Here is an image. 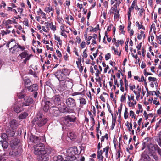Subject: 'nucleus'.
I'll return each instance as SVG.
<instances>
[{"instance_id": "obj_1", "label": "nucleus", "mask_w": 161, "mask_h": 161, "mask_svg": "<svg viewBox=\"0 0 161 161\" xmlns=\"http://www.w3.org/2000/svg\"><path fill=\"white\" fill-rule=\"evenodd\" d=\"M66 159L67 160L73 161L76 159L75 155L79 154L77 148L76 147L70 148L67 151Z\"/></svg>"}, {"instance_id": "obj_2", "label": "nucleus", "mask_w": 161, "mask_h": 161, "mask_svg": "<svg viewBox=\"0 0 161 161\" xmlns=\"http://www.w3.org/2000/svg\"><path fill=\"white\" fill-rule=\"evenodd\" d=\"M101 147L100 144V143H99L97 145V149L98 150L97 152V156L99 160L101 161H103L104 157L102 155L103 153V152H105V157L106 158H108V152L109 148L108 146H107L105 148H103V150H100V149Z\"/></svg>"}, {"instance_id": "obj_3", "label": "nucleus", "mask_w": 161, "mask_h": 161, "mask_svg": "<svg viewBox=\"0 0 161 161\" xmlns=\"http://www.w3.org/2000/svg\"><path fill=\"white\" fill-rule=\"evenodd\" d=\"M77 120V118L74 115H68L65 117L63 119V123L66 126L70 127L73 125L72 123H75Z\"/></svg>"}, {"instance_id": "obj_4", "label": "nucleus", "mask_w": 161, "mask_h": 161, "mask_svg": "<svg viewBox=\"0 0 161 161\" xmlns=\"http://www.w3.org/2000/svg\"><path fill=\"white\" fill-rule=\"evenodd\" d=\"M51 152V149L50 148H46V150L37 155V159L39 161H46L48 159V154Z\"/></svg>"}, {"instance_id": "obj_5", "label": "nucleus", "mask_w": 161, "mask_h": 161, "mask_svg": "<svg viewBox=\"0 0 161 161\" xmlns=\"http://www.w3.org/2000/svg\"><path fill=\"white\" fill-rule=\"evenodd\" d=\"M73 86L72 80L66 77L64 81L60 82V86L62 87L60 90L63 91L66 87L69 88H72Z\"/></svg>"}, {"instance_id": "obj_6", "label": "nucleus", "mask_w": 161, "mask_h": 161, "mask_svg": "<svg viewBox=\"0 0 161 161\" xmlns=\"http://www.w3.org/2000/svg\"><path fill=\"white\" fill-rule=\"evenodd\" d=\"M65 71V69H63L61 70L58 71L54 73L55 76L60 82L64 81L66 77Z\"/></svg>"}, {"instance_id": "obj_7", "label": "nucleus", "mask_w": 161, "mask_h": 161, "mask_svg": "<svg viewBox=\"0 0 161 161\" xmlns=\"http://www.w3.org/2000/svg\"><path fill=\"white\" fill-rule=\"evenodd\" d=\"M34 153L36 155H38L46 150L44 146L42 143L35 145L33 146Z\"/></svg>"}, {"instance_id": "obj_8", "label": "nucleus", "mask_w": 161, "mask_h": 161, "mask_svg": "<svg viewBox=\"0 0 161 161\" xmlns=\"http://www.w3.org/2000/svg\"><path fill=\"white\" fill-rule=\"evenodd\" d=\"M35 120L36 125L39 127H42L45 125L47 121L46 118L41 116H38L36 119Z\"/></svg>"}, {"instance_id": "obj_9", "label": "nucleus", "mask_w": 161, "mask_h": 161, "mask_svg": "<svg viewBox=\"0 0 161 161\" xmlns=\"http://www.w3.org/2000/svg\"><path fill=\"white\" fill-rule=\"evenodd\" d=\"M128 101L127 102L129 106L130 107H134L137 103L136 101L134 99V96L132 94L130 96H128Z\"/></svg>"}, {"instance_id": "obj_10", "label": "nucleus", "mask_w": 161, "mask_h": 161, "mask_svg": "<svg viewBox=\"0 0 161 161\" xmlns=\"http://www.w3.org/2000/svg\"><path fill=\"white\" fill-rule=\"evenodd\" d=\"M19 56L21 59H25L23 63L25 64L26 63L27 61L30 59L32 55L29 54L26 51H24L19 55Z\"/></svg>"}, {"instance_id": "obj_11", "label": "nucleus", "mask_w": 161, "mask_h": 161, "mask_svg": "<svg viewBox=\"0 0 161 161\" xmlns=\"http://www.w3.org/2000/svg\"><path fill=\"white\" fill-rule=\"evenodd\" d=\"M66 104L67 107L69 108H73L76 106L75 100L72 98L67 99L66 100Z\"/></svg>"}, {"instance_id": "obj_12", "label": "nucleus", "mask_w": 161, "mask_h": 161, "mask_svg": "<svg viewBox=\"0 0 161 161\" xmlns=\"http://www.w3.org/2000/svg\"><path fill=\"white\" fill-rule=\"evenodd\" d=\"M23 105H21L19 103L15 104L14 106V110L17 113H19L23 110Z\"/></svg>"}, {"instance_id": "obj_13", "label": "nucleus", "mask_w": 161, "mask_h": 161, "mask_svg": "<svg viewBox=\"0 0 161 161\" xmlns=\"http://www.w3.org/2000/svg\"><path fill=\"white\" fill-rule=\"evenodd\" d=\"M19 141L18 139H15L10 142V146L12 149H15L18 146Z\"/></svg>"}, {"instance_id": "obj_14", "label": "nucleus", "mask_w": 161, "mask_h": 161, "mask_svg": "<svg viewBox=\"0 0 161 161\" xmlns=\"http://www.w3.org/2000/svg\"><path fill=\"white\" fill-rule=\"evenodd\" d=\"M29 140L31 142L35 143H38L40 142L41 140V138H39L36 136L34 135H31L29 138Z\"/></svg>"}, {"instance_id": "obj_15", "label": "nucleus", "mask_w": 161, "mask_h": 161, "mask_svg": "<svg viewBox=\"0 0 161 161\" xmlns=\"http://www.w3.org/2000/svg\"><path fill=\"white\" fill-rule=\"evenodd\" d=\"M50 103L51 102L49 101H44V104L43 103H42V105L44 106L43 110L45 112H47L49 110Z\"/></svg>"}, {"instance_id": "obj_16", "label": "nucleus", "mask_w": 161, "mask_h": 161, "mask_svg": "<svg viewBox=\"0 0 161 161\" xmlns=\"http://www.w3.org/2000/svg\"><path fill=\"white\" fill-rule=\"evenodd\" d=\"M6 46L8 48L9 47H12L13 46V47H14L15 45L17 44L16 42V41L15 39H12L8 41L6 43Z\"/></svg>"}, {"instance_id": "obj_17", "label": "nucleus", "mask_w": 161, "mask_h": 161, "mask_svg": "<svg viewBox=\"0 0 161 161\" xmlns=\"http://www.w3.org/2000/svg\"><path fill=\"white\" fill-rule=\"evenodd\" d=\"M25 102L23 105L25 106H29L30 104L33 103V100L31 98L26 97L25 98Z\"/></svg>"}, {"instance_id": "obj_18", "label": "nucleus", "mask_w": 161, "mask_h": 161, "mask_svg": "<svg viewBox=\"0 0 161 161\" xmlns=\"http://www.w3.org/2000/svg\"><path fill=\"white\" fill-rule=\"evenodd\" d=\"M10 125L12 128L14 130L18 126V124L16 120L13 119L10 122Z\"/></svg>"}, {"instance_id": "obj_19", "label": "nucleus", "mask_w": 161, "mask_h": 161, "mask_svg": "<svg viewBox=\"0 0 161 161\" xmlns=\"http://www.w3.org/2000/svg\"><path fill=\"white\" fill-rule=\"evenodd\" d=\"M54 103L56 105H59L61 103L60 96L57 95L53 98Z\"/></svg>"}, {"instance_id": "obj_20", "label": "nucleus", "mask_w": 161, "mask_h": 161, "mask_svg": "<svg viewBox=\"0 0 161 161\" xmlns=\"http://www.w3.org/2000/svg\"><path fill=\"white\" fill-rule=\"evenodd\" d=\"M38 89V86L36 84H34L32 86H30L28 88L29 91L31 92L36 91Z\"/></svg>"}, {"instance_id": "obj_21", "label": "nucleus", "mask_w": 161, "mask_h": 161, "mask_svg": "<svg viewBox=\"0 0 161 161\" xmlns=\"http://www.w3.org/2000/svg\"><path fill=\"white\" fill-rule=\"evenodd\" d=\"M110 12L112 13H119V10H117V3H115L113 7L111 8Z\"/></svg>"}, {"instance_id": "obj_22", "label": "nucleus", "mask_w": 161, "mask_h": 161, "mask_svg": "<svg viewBox=\"0 0 161 161\" xmlns=\"http://www.w3.org/2000/svg\"><path fill=\"white\" fill-rule=\"evenodd\" d=\"M149 157L147 154L142 153L141 155V160L142 161H148L149 160Z\"/></svg>"}, {"instance_id": "obj_23", "label": "nucleus", "mask_w": 161, "mask_h": 161, "mask_svg": "<svg viewBox=\"0 0 161 161\" xmlns=\"http://www.w3.org/2000/svg\"><path fill=\"white\" fill-rule=\"evenodd\" d=\"M67 136L71 140H73L75 139L76 137V135L74 132H69Z\"/></svg>"}, {"instance_id": "obj_24", "label": "nucleus", "mask_w": 161, "mask_h": 161, "mask_svg": "<svg viewBox=\"0 0 161 161\" xmlns=\"http://www.w3.org/2000/svg\"><path fill=\"white\" fill-rule=\"evenodd\" d=\"M142 37L143 39H144L145 38V35L144 31H142L140 32V34H138L137 38L139 40H141Z\"/></svg>"}, {"instance_id": "obj_25", "label": "nucleus", "mask_w": 161, "mask_h": 161, "mask_svg": "<svg viewBox=\"0 0 161 161\" xmlns=\"http://www.w3.org/2000/svg\"><path fill=\"white\" fill-rule=\"evenodd\" d=\"M26 90L24 89L20 92L19 93L17 96L19 98H22L25 97L26 94L25 93Z\"/></svg>"}, {"instance_id": "obj_26", "label": "nucleus", "mask_w": 161, "mask_h": 161, "mask_svg": "<svg viewBox=\"0 0 161 161\" xmlns=\"http://www.w3.org/2000/svg\"><path fill=\"white\" fill-rule=\"evenodd\" d=\"M0 143L3 148H7L8 146V142L6 140L1 141Z\"/></svg>"}, {"instance_id": "obj_27", "label": "nucleus", "mask_w": 161, "mask_h": 161, "mask_svg": "<svg viewBox=\"0 0 161 161\" xmlns=\"http://www.w3.org/2000/svg\"><path fill=\"white\" fill-rule=\"evenodd\" d=\"M6 132L8 136H13L15 134V131L13 130L7 129Z\"/></svg>"}, {"instance_id": "obj_28", "label": "nucleus", "mask_w": 161, "mask_h": 161, "mask_svg": "<svg viewBox=\"0 0 161 161\" xmlns=\"http://www.w3.org/2000/svg\"><path fill=\"white\" fill-rule=\"evenodd\" d=\"M111 50L114 51L115 55H118L119 56H120L121 51L119 52L118 49L117 48H115L114 46H112L111 47Z\"/></svg>"}, {"instance_id": "obj_29", "label": "nucleus", "mask_w": 161, "mask_h": 161, "mask_svg": "<svg viewBox=\"0 0 161 161\" xmlns=\"http://www.w3.org/2000/svg\"><path fill=\"white\" fill-rule=\"evenodd\" d=\"M54 161H65L63 160L62 157L61 155L55 156L53 158Z\"/></svg>"}, {"instance_id": "obj_30", "label": "nucleus", "mask_w": 161, "mask_h": 161, "mask_svg": "<svg viewBox=\"0 0 161 161\" xmlns=\"http://www.w3.org/2000/svg\"><path fill=\"white\" fill-rule=\"evenodd\" d=\"M16 23L15 20L13 19L12 20L8 19L5 21L4 22H3V24L9 25L13 23Z\"/></svg>"}, {"instance_id": "obj_31", "label": "nucleus", "mask_w": 161, "mask_h": 161, "mask_svg": "<svg viewBox=\"0 0 161 161\" xmlns=\"http://www.w3.org/2000/svg\"><path fill=\"white\" fill-rule=\"evenodd\" d=\"M136 25L137 26L138 28V29L140 30L141 29H143L144 30H145V28L143 25H142V23L139 22L138 21L136 22Z\"/></svg>"}, {"instance_id": "obj_32", "label": "nucleus", "mask_w": 161, "mask_h": 161, "mask_svg": "<svg viewBox=\"0 0 161 161\" xmlns=\"http://www.w3.org/2000/svg\"><path fill=\"white\" fill-rule=\"evenodd\" d=\"M28 114L27 113L24 112L19 115V118L20 119H25L28 116Z\"/></svg>"}, {"instance_id": "obj_33", "label": "nucleus", "mask_w": 161, "mask_h": 161, "mask_svg": "<svg viewBox=\"0 0 161 161\" xmlns=\"http://www.w3.org/2000/svg\"><path fill=\"white\" fill-rule=\"evenodd\" d=\"M86 100L83 98H81L80 99V105L79 107L82 108L83 106L86 104Z\"/></svg>"}, {"instance_id": "obj_34", "label": "nucleus", "mask_w": 161, "mask_h": 161, "mask_svg": "<svg viewBox=\"0 0 161 161\" xmlns=\"http://www.w3.org/2000/svg\"><path fill=\"white\" fill-rule=\"evenodd\" d=\"M124 41L123 40H118L114 42V44L116 47H118L119 46L120 44L122 45L124 43Z\"/></svg>"}, {"instance_id": "obj_35", "label": "nucleus", "mask_w": 161, "mask_h": 161, "mask_svg": "<svg viewBox=\"0 0 161 161\" xmlns=\"http://www.w3.org/2000/svg\"><path fill=\"white\" fill-rule=\"evenodd\" d=\"M37 13L38 15H39L40 14H41V16H42V18L44 19H46V14L43 12L41 9H39L38 11H37Z\"/></svg>"}, {"instance_id": "obj_36", "label": "nucleus", "mask_w": 161, "mask_h": 161, "mask_svg": "<svg viewBox=\"0 0 161 161\" xmlns=\"http://www.w3.org/2000/svg\"><path fill=\"white\" fill-rule=\"evenodd\" d=\"M64 22V21L62 19H61L60 20V21L59 22V23H61V25L60 26V28L61 31H65L66 30L65 29V25L64 24H63L62 22Z\"/></svg>"}, {"instance_id": "obj_37", "label": "nucleus", "mask_w": 161, "mask_h": 161, "mask_svg": "<svg viewBox=\"0 0 161 161\" xmlns=\"http://www.w3.org/2000/svg\"><path fill=\"white\" fill-rule=\"evenodd\" d=\"M53 9L51 6L48 7H46L44 8V11L47 13H49L53 11Z\"/></svg>"}, {"instance_id": "obj_38", "label": "nucleus", "mask_w": 161, "mask_h": 161, "mask_svg": "<svg viewBox=\"0 0 161 161\" xmlns=\"http://www.w3.org/2000/svg\"><path fill=\"white\" fill-rule=\"evenodd\" d=\"M10 32V31L8 29H6L5 31L2 30L1 31V34L2 36H3L5 35L9 34Z\"/></svg>"}, {"instance_id": "obj_39", "label": "nucleus", "mask_w": 161, "mask_h": 161, "mask_svg": "<svg viewBox=\"0 0 161 161\" xmlns=\"http://www.w3.org/2000/svg\"><path fill=\"white\" fill-rule=\"evenodd\" d=\"M134 8L132 7L131 6L130 8H129V10L128 11V20L129 21H130V18L131 16V12L132 10H133Z\"/></svg>"}, {"instance_id": "obj_40", "label": "nucleus", "mask_w": 161, "mask_h": 161, "mask_svg": "<svg viewBox=\"0 0 161 161\" xmlns=\"http://www.w3.org/2000/svg\"><path fill=\"white\" fill-rule=\"evenodd\" d=\"M126 125L127 127L128 130L129 131H131L132 128V123H129L128 121H127L126 124Z\"/></svg>"}, {"instance_id": "obj_41", "label": "nucleus", "mask_w": 161, "mask_h": 161, "mask_svg": "<svg viewBox=\"0 0 161 161\" xmlns=\"http://www.w3.org/2000/svg\"><path fill=\"white\" fill-rule=\"evenodd\" d=\"M124 117L125 119H126L128 117V108H125V112L124 113Z\"/></svg>"}, {"instance_id": "obj_42", "label": "nucleus", "mask_w": 161, "mask_h": 161, "mask_svg": "<svg viewBox=\"0 0 161 161\" xmlns=\"http://www.w3.org/2000/svg\"><path fill=\"white\" fill-rule=\"evenodd\" d=\"M55 39L59 43V44L60 45H61L62 44V41L60 39V37L58 36H56L55 35Z\"/></svg>"}, {"instance_id": "obj_43", "label": "nucleus", "mask_w": 161, "mask_h": 161, "mask_svg": "<svg viewBox=\"0 0 161 161\" xmlns=\"http://www.w3.org/2000/svg\"><path fill=\"white\" fill-rule=\"evenodd\" d=\"M17 44H16L15 45V46L14 47H12L9 49L10 51L12 53H15V52L16 51V50L17 48Z\"/></svg>"}, {"instance_id": "obj_44", "label": "nucleus", "mask_w": 161, "mask_h": 161, "mask_svg": "<svg viewBox=\"0 0 161 161\" xmlns=\"http://www.w3.org/2000/svg\"><path fill=\"white\" fill-rule=\"evenodd\" d=\"M156 28L155 27V25L154 23H153V24L151 25V26L150 31H151L152 30H153V31L154 33V34H156Z\"/></svg>"}, {"instance_id": "obj_45", "label": "nucleus", "mask_w": 161, "mask_h": 161, "mask_svg": "<svg viewBox=\"0 0 161 161\" xmlns=\"http://www.w3.org/2000/svg\"><path fill=\"white\" fill-rule=\"evenodd\" d=\"M124 83L125 90L127 91L128 88V81L126 79V78H125L124 79Z\"/></svg>"}, {"instance_id": "obj_46", "label": "nucleus", "mask_w": 161, "mask_h": 161, "mask_svg": "<svg viewBox=\"0 0 161 161\" xmlns=\"http://www.w3.org/2000/svg\"><path fill=\"white\" fill-rule=\"evenodd\" d=\"M29 73L30 74L33 75L34 77H37L36 72L35 71H33L31 69L29 70Z\"/></svg>"}, {"instance_id": "obj_47", "label": "nucleus", "mask_w": 161, "mask_h": 161, "mask_svg": "<svg viewBox=\"0 0 161 161\" xmlns=\"http://www.w3.org/2000/svg\"><path fill=\"white\" fill-rule=\"evenodd\" d=\"M7 134L5 133H3L1 135V138L3 139V141L6 140L8 138Z\"/></svg>"}, {"instance_id": "obj_48", "label": "nucleus", "mask_w": 161, "mask_h": 161, "mask_svg": "<svg viewBox=\"0 0 161 161\" xmlns=\"http://www.w3.org/2000/svg\"><path fill=\"white\" fill-rule=\"evenodd\" d=\"M126 95V93H125L124 94L121 95L120 99V101L121 102H124L125 100L126 99L125 96Z\"/></svg>"}, {"instance_id": "obj_49", "label": "nucleus", "mask_w": 161, "mask_h": 161, "mask_svg": "<svg viewBox=\"0 0 161 161\" xmlns=\"http://www.w3.org/2000/svg\"><path fill=\"white\" fill-rule=\"evenodd\" d=\"M24 80L25 85H28L30 82V79L27 77H25Z\"/></svg>"}, {"instance_id": "obj_50", "label": "nucleus", "mask_w": 161, "mask_h": 161, "mask_svg": "<svg viewBox=\"0 0 161 161\" xmlns=\"http://www.w3.org/2000/svg\"><path fill=\"white\" fill-rule=\"evenodd\" d=\"M143 115L145 118V119L147 120L148 118L149 115H150L151 117H152V114H148L146 111H145L144 112Z\"/></svg>"}, {"instance_id": "obj_51", "label": "nucleus", "mask_w": 161, "mask_h": 161, "mask_svg": "<svg viewBox=\"0 0 161 161\" xmlns=\"http://www.w3.org/2000/svg\"><path fill=\"white\" fill-rule=\"evenodd\" d=\"M122 105H121L120 107H119L118 108V112L116 113V114L118 115V114H119V117H120L121 112L122 109Z\"/></svg>"}, {"instance_id": "obj_52", "label": "nucleus", "mask_w": 161, "mask_h": 161, "mask_svg": "<svg viewBox=\"0 0 161 161\" xmlns=\"http://www.w3.org/2000/svg\"><path fill=\"white\" fill-rule=\"evenodd\" d=\"M0 15L4 18H8V14L7 13H4L0 11Z\"/></svg>"}, {"instance_id": "obj_53", "label": "nucleus", "mask_w": 161, "mask_h": 161, "mask_svg": "<svg viewBox=\"0 0 161 161\" xmlns=\"http://www.w3.org/2000/svg\"><path fill=\"white\" fill-rule=\"evenodd\" d=\"M129 115L132 118H133L134 119H136L135 115L133 111L131 110L130 112Z\"/></svg>"}, {"instance_id": "obj_54", "label": "nucleus", "mask_w": 161, "mask_h": 161, "mask_svg": "<svg viewBox=\"0 0 161 161\" xmlns=\"http://www.w3.org/2000/svg\"><path fill=\"white\" fill-rule=\"evenodd\" d=\"M146 90L147 92V96L150 95H153V93L155 92L154 91H149L147 88H146Z\"/></svg>"}, {"instance_id": "obj_55", "label": "nucleus", "mask_w": 161, "mask_h": 161, "mask_svg": "<svg viewBox=\"0 0 161 161\" xmlns=\"http://www.w3.org/2000/svg\"><path fill=\"white\" fill-rule=\"evenodd\" d=\"M141 92V88L137 89V91H136L135 90L133 91V93L135 94H140V93Z\"/></svg>"}, {"instance_id": "obj_56", "label": "nucleus", "mask_w": 161, "mask_h": 161, "mask_svg": "<svg viewBox=\"0 0 161 161\" xmlns=\"http://www.w3.org/2000/svg\"><path fill=\"white\" fill-rule=\"evenodd\" d=\"M138 11H139L138 14L141 17L142 16V14L144 11V9L143 8H141Z\"/></svg>"}, {"instance_id": "obj_57", "label": "nucleus", "mask_w": 161, "mask_h": 161, "mask_svg": "<svg viewBox=\"0 0 161 161\" xmlns=\"http://www.w3.org/2000/svg\"><path fill=\"white\" fill-rule=\"evenodd\" d=\"M96 77V78L95 79L96 80L97 82V81H100L101 80V79L99 77V75L98 74H97V73L95 74Z\"/></svg>"}, {"instance_id": "obj_58", "label": "nucleus", "mask_w": 161, "mask_h": 161, "mask_svg": "<svg viewBox=\"0 0 161 161\" xmlns=\"http://www.w3.org/2000/svg\"><path fill=\"white\" fill-rule=\"evenodd\" d=\"M86 49H85L84 51L83 52V55H82L83 57V59L84 58H86L88 56L87 54L86 53Z\"/></svg>"}, {"instance_id": "obj_59", "label": "nucleus", "mask_w": 161, "mask_h": 161, "mask_svg": "<svg viewBox=\"0 0 161 161\" xmlns=\"http://www.w3.org/2000/svg\"><path fill=\"white\" fill-rule=\"evenodd\" d=\"M50 26V29L53 31H55L56 30V26L53 25V23L52 22H51V24L49 25Z\"/></svg>"}, {"instance_id": "obj_60", "label": "nucleus", "mask_w": 161, "mask_h": 161, "mask_svg": "<svg viewBox=\"0 0 161 161\" xmlns=\"http://www.w3.org/2000/svg\"><path fill=\"white\" fill-rule=\"evenodd\" d=\"M148 80L150 81L155 82L157 80V79L155 77H149L148 78Z\"/></svg>"}, {"instance_id": "obj_61", "label": "nucleus", "mask_w": 161, "mask_h": 161, "mask_svg": "<svg viewBox=\"0 0 161 161\" xmlns=\"http://www.w3.org/2000/svg\"><path fill=\"white\" fill-rule=\"evenodd\" d=\"M129 87L130 89V90L132 91L133 92V91L136 88L135 86L134 85H132L131 84H130L129 85Z\"/></svg>"}, {"instance_id": "obj_62", "label": "nucleus", "mask_w": 161, "mask_h": 161, "mask_svg": "<svg viewBox=\"0 0 161 161\" xmlns=\"http://www.w3.org/2000/svg\"><path fill=\"white\" fill-rule=\"evenodd\" d=\"M111 54L110 53H108L105 56V58L106 60H108L110 58Z\"/></svg>"}, {"instance_id": "obj_63", "label": "nucleus", "mask_w": 161, "mask_h": 161, "mask_svg": "<svg viewBox=\"0 0 161 161\" xmlns=\"http://www.w3.org/2000/svg\"><path fill=\"white\" fill-rule=\"evenodd\" d=\"M67 32V31H61L60 32V34L61 36H64V37L66 38L67 37V35L65 33V32Z\"/></svg>"}, {"instance_id": "obj_64", "label": "nucleus", "mask_w": 161, "mask_h": 161, "mask_svg": "<svg viewBox=\"0 0 161 161\" xmlns=\"http://www.w3.org/2000/svg\"><path fill=\"white\" fill-rule=\"evenodd\" d=\"M86 46L85 42L83 41L80 44V47L81 49L84 48Z\"/></svg>"}]
</instances>
